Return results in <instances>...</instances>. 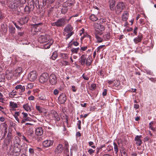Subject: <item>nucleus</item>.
<instances>
[{
  "label": "nucleus",
  "instance_id": "64",
  "mask_svg": "<svg viewBox=\"0 0 156 156\" xmlns=\"http://www.w3.org/2000/svg\"><path fill=\"white\" fill-rule=\"evenodd\" d=\"M82 77L84 79L86 80H88L89 78L86 76H85L84 75V74H83L82 75Z\"/></svg>",
  "mask_w": 156,
  "mask_h": 156
},
{
  "label": "nucleus",
  "instance_id": "6",
  "mask_svg": "<svg viewBox=\"0 0 156 156\" xmlns=\"http://www.w3.org/2000/svg\"><path fill=\"white\" fill-rule=\"evenodd\" d=\"M37 76V73L35 71L30 72L28 75V78L31 81H33L36 79Z\"/></svg>",
  "mask_w": 156,
  "mask_h": 156
},
{
  "label": "nucleus",
  "instance_id": "35",
  "mask_svg": "<svg viewBox=\"0 0 156 156\" xmlns=\"http://www.w3.org/2000/svg\"><path fill=\"white\" fill-rule=\"evenodd\" d=\"M32 119L29 117H27V118H24V119H22L21 121V123L22 124L25 123L26 121H31Z\"/></svg>",
  "mask_w": 156,
  "mask_h": 156
},
{
  "label": "nucleus",
  "instance_id": "34",
  "mask_svg": "<svg viewBox=\"0 0 156 156\" xmlns=\"http://www.w3.org/2000/svg\"><path fill=\"white\" fill-rule=\"evenodd\" d=\"M9 105L10 107L12 108H17L18 107L17 104L14 102H10Z\"/></svg>",
  "mask_w": 156,
  "mask_h": 156
},
{
  "label": "nucleus",
  "instance_id": "19",
  "mask_svg": "<svg viewBox=\"0 0 156 156\" xmlns=\"http://www.w3.org/2000/svg\"><path fill=\"white\" fill-rule=\"evenodd\" d=\"M63 150V147L62 144H59L57 147L56 148L55 150V154L61 153Z\"/></svg>",
  "mask_w": 156,
  "mask_h": 156
},
{
  "label": "nucleus",
  "instance_id": "12",
  "mask_svg": "<svg viewBox=\"0 0 156 156\" xmlns=\"http://www.w3.org/2000/svg\"><path fill=\"white\" fill-rule=\"evenodd\" d=\"M58 99L59 103L61 104H63L66 101V97L65 94H62L60 95Z\"/></svg>",
  "mask_w": 156,
  "mask_h": 156
},
{
  "label": "nucleus",
  "instance_id": "5",
  "mask_svg": "<svg viewBox=\"0 0 156 156\" xmlns=\"http://www.w3.org/2000/svg\"><path fill=\"white\" fill-rule=\"evenodd\" d=\"M50 39L49 36L47 34L41 35L38 37V41L41 43H47Z\"/></svg>",
  "mask_w": 156,
  "mask_h": 156
},
{
  "label": "nucleus",
  "instance_id": "7",
  "mask_svg": "<svg viewBox=\"0 0 156 156\" xmlns=\"http://www.w3.org/2000/svg\"><path fill=\"white\" fill-rule=\"evenodd\" d=\"M48 75L45 73L42 74L39 78V81L41 83L46 82L48 79Z\"/></svg>",
  "mask_w": 156,
  "mask_h": 156
},
{
  "label": "nucleus",
  "instance_id": "11",
  "mask_svg": "<svg viewBox=\"0 0 156 156\" xmlns=\"http://www.w3.org/2000/svg\"><path fill=\"white\" fill-rule=\"evenodd\" d=\"M29 17H30V16L27 15L24 17L21 18L18 21L19 23L21 25H23L25 23H27L29 20Z\"/></svg>",
  "mask_w": 156,
  "mask_h": 156
},
{
  "label": "nucleus",
  "instance_id": "30",
  "mask_svg": "<svg viewBox=\"0 0 156 156\" xmlns=\"http://www.w3.org/2000/svg\"><path fill=\"white\" fill-rule=\"evenodd\" d=\"M15 28L12 26H10L9 27V30L10 33L11 34H13L15 31Z\"/></svg>",
  "mask_w": 156,
  "mask_h": 156
},
{
  "label": "nucleus",
  "instance_id": "32",
  "mask_svg": "<svg viewBox=\"0 0 156 156\" xmlns=\"http://www.w3.org/2000/svg\"><path fill=\"white\" fill-rule=\"evenodd\" d=\"M104 40L107 41L109 40L110 38V34L109 33H107L103 35Z\"/></svg>",
  "mask_w": 156,
  "mask_h": 156
},
{
  "label": "nucleus",
  "instance_id": "61",
  "mask_svg": "<svg viewBox=\"0 0 156 156\" xmlns=\"http://www.w3.org/2000/svg\"><path fill=\"white\" fill-rule=\"evenodd\" d=\"M87 46H85L81 47L80 48V50L82 51H85L87 50Z\"/></svg>",
  "mask_w": 156,
  "mask_h": 156
},
{
  "label": "nucleus",
  "instance_id": "2",
  "mask_svg": "<svg viewBox=\"0 0 156 156\" xmlns=\"http://www.w3.org/2000/svg\"><path fill=\"white\" fill-rule=\"evenodd\" d=\"M79 62L82 66H84L86 64L87 66H89L91 64L92 58L90 56L86 58L85 56L83 55L79 58Z\"/></svg>",
  "mask_w": 156,
  "mask_h": 156
},
{
  "label": "nucleus",
  "instance_id": "25",
  "mask_svg": "<svg viewBox=\"0 0 156 156\" xmlns=\"http://www.w3.org/2000/svg\"><path fill=\"white\" fill-rule=\"evenodd\" d=\"M109 7L110 9L112 11H113L115 9L114 7L115 4V0H110V1Z\"/></svg>",
  "mask_w": 156,
  "mask_h": 156
},
{
  "label": "nucleus",
  "instance_id": "54",
  "mask_svg": "<svg viewBox=\"0 0 156 156\" xmlns=\"http://www.w3.org/2000/svg\"><path fill=\"white\" fill-rule=\"evenodd\" d=\"M59 93L58 90L57 89H55L53 91V94L55 95H57Z\"/></svg>",
  "mask_w": 156,
  "mask_h": 156
},
{
  "label": "nucleus",
  "instance_id": "27",
  "mask_svg": "<svg viewBox=\"0 0 156 156\" xmlns=\"http://www.w3.org/2000/svg\"><path fill=\"white\" fill-rule=\"evenodd\" d=\"M20 138L17 136H16L15 137L14 140V143L16 146V144L20 146Z\"/></svg>",
  "mask_w": 156,
  "mask_h": 156
},
{
  "label": "nucleus",
  "instance_id": "50",
  "mask_svg": "<svg viewBox=\"0 0 156 156\" xmlns=\"http://www.w3.org/2000/svg\"><path fill=\"white\" fill-rule=\"evenodd\" d=\"M34 85L32 83H29L27 84V88L31 89L33 88Z\"/></svg>",
  "mask_w": 156,
  "mask_h": 156
},
{
  "label": "nucleus",
  "instance_id": "15",
  "mask_svg": "<svg viewBox=\"0 0 156 156\" xmlns=\"http://www.w3.org/2000/svg\"><path fill=\"white\" fill-rule=\"evenodd\" d=\"M51 115L54 119L57 121L60 120V117L57 112L55 110H52L51 112Z\"/></svg>",
  "mask_w": 156,
  "mask_h": 156
},
{
  "label": "nucleus",
  "instance_id": "45",
  "mask_svg": "<svg viewBox=\"0 0 156 156\" xmlns=\"http://www.w3.org/2000/svg\"><path fill=\"white\" fill-rule=\"evenodd\" d=\"M3 94L0 92V102L4 103V101H5L4 98H3Z\"/></svg>",
  "mask_w": 156,
  "mask_h": 156
},
{
  "label": "nucleus",
  "instance_id": "63",
  "mask_svg": "<svg viewBox=\"0 0 156 156\" xmlns=\"http://www.w3.org/2000/svg\"><path fill=\"white\" fill-rule=\"evenodd\" d=\"M107 90L106 89L104 90V91L102 93V95L103 96H105L107 94Z\"/></svg>",
  "mask_w": 156,
  "mask_h": 156
},
{
  "label": "nucleus",
  "instance_id": "8",
  "mask_svg": "<svg viewBox=\"0 0 156 156\" xmlns=\"http://www.w3.org/2000/svg\"><path fill=\"white\" fill-rule=\"evenodd\" d=\"M20 5V0H14L11 2L9 5V8L12 9H16Z\"/></svg>",
  "mask_w": 156,
  "mask_h": 156
},
{
  "label": "nucleus",
  "instance_id": "56",
  "mask_svg": "<svg viewBox=\"0 0 156 156\" xmlns=\"http://www.w3.org/2000/svg\"><path fill=\"white\" fill-rule=\"evenodd\" d=\"M17 92L16 91L13 90L12 91L10 92V94L11 95L14 96L16 94Z\"/></svg>",
  "mask_w": 156,
  "mask_h": 156
},
{
  "label": "nucleus",
  "instance_id": "52",
  "mask_svg": "<svg viewBox=\"0 0 156 156\" xmlns=\"http://www.w3.org/2000/svg\"><path fill=\"white\" fill-rule=\"evenodd\" d=\"M2 30L4 32H6L7 31V28L4 27V25H2Z\"/></svg>",
  "mask_w": 156,
  "mask_h": 156
},
{
  "label": "nucleus",
  "instance_id": "18",
  "mask_svg": "<svg viewBox=\"0 0 156 156\" xmlns=\"http://www.w3.org/2000/svg\"><path fill=\"white\" fill-rule=\"evenodd\" d=\"M0 129L1 130H4V136L5 137L7 133L8 126L7 125L5 122L4 123H2L0 125Z\"/></svg>",
  "mask_w": 156,
  "mask_h": 156
},
{
  "label": "nucleus",
  "instance_id": "40",
  "mask_svg": "<svg viewBox=\"0 0 156 156\" xmlns=\"http://www.w3.org/2000/svg\"><path fill=\"white\" fill-rule=\"evenodd\" d=\"M155 123V122H150L149 123V128L150 129H151L153 131H155V128L152 126V125L154 124Z\"/></svg>",
  "mask_w": 156,
  "mask_h": 156
},
{
  "label": "nucleus",
  "instance_id": "47",
  "mask_svg": "<svg viewBox=\"0 0 156 156\" xmlns=\"http://www.w3.org/2000/svg\"><path fill=\"white\" fill-rule=\"evenodd\" d=\"M13 76L12 74L11 73H9L7 74L6 75V78L9 80L11 79L12 77Z\"/></svg>",
  "mask_w": 156,
  "mask_h": 156
},
{
  "label": "nucleus",
  "instance_id": "58",
  "mask_svg": "<svg viewBox=\"0 0 156 156\" xmlns=\"http://www.w3.org/2000/svg\"><path fill=\"white\" fill-rule=\"evenodd\" d=\"M88 152L90 154H91L94 152V151L92 149H90L88 150Z\"/></svg>",
  "mask_w": 156,
  "mask_h": 156
},
{
  "label": "nucleus",
  "instance_id": "9",
  "mask_svg": "<svg viewBox=\"0 0 156 156\" xmlns=\"http://www.w3.org/2000/svg\"><path fill=\"white\" fill-rule=\"evenodd\" d=\"M50 83L52 85H55L57 82V79L56 76L54 74H51L49 78Z\"/></svg>",
  "mask_w": 156,
  "mask_h": 156
},
{
  "label": "nucleus",
  "instance_id": "59",
  "mask_svg": "<svg viewBox=\"0 0 156 156\" xmlns=\"http://www.w3.org/2000/svg\"><path fill=\"white\" fill-rule=\"evenodd\" d=\"M62 64L64 66L67 65L69 64V62L66 61H63L62 62Z\"/></svg>",
  "mask_w": 156,
  "mask_h": 156
},
{
  "label": "nucleus",
  "instance_id": "22",
  "mask_svg": "<svg viewBox=\"0 0 156 156\" xmlns=\"http://www.w3.org/2000/svg\"><path fill=\"white\" fill-rule=\"evenodd\" d=\"M23 71V69L22 67H19L16 69L14 72L15 75L17 76H19Z\"/></svg>",
  "mask_w": 156,
  "mask_h": 156
},
{
  "label": "nucleus",
  "instance_id": "36",
  "mask_svg": "<svg viewBox=\"0 0 156 156\" xmlns=\"http://www.w3.org/2000/svg\"><path fill=\"white\" fill-rule=\"evenodd\" d=\"M58 56V53L57 51H55L53 53L51 57V58L53 60H55Z\"/></svg>",
  "mask_w": 156,
  "mask_h": 156
},
{
  "label": "nucleus",
  "instance_id": "37",
  "mask_svg": "<svg viewBox=\"0 0 156 156\" xmlns=\"http://www.w3.org/2000/svg\"><path fill=\"white\" fill-rule=\"evenodd\" d=\"M95 37L97 39V41L98 43H100L102 42L103 39L102 38L100 37L98 35L96 34H95Z\"/></svg>",
  "mask_w": 156,
  "mask_h": 156
},
{
  "label": "nucleus",
  "instance_id": "1",
  "mask_svg": "<svg viewBox=\"0 0 156 156\" xmlns=\"http://www.w3.org/2000/svg\"><path fill=\"white\" fill-rule=\"evenodd\" d=\"M73 28L70 24L67 25L63 30V34L66 37V40H68L74 33L73 31Z\"/></svg>",
  "mask_w": 156,
  "mask_h": 156
},
{
  "label": "nucleus",
  "instance_id": "57",
  "mask_svg": "<svg viewBox=\"0 0 156 156\" xmlns=\"http://www.w3.org/2000/svg\"><path fill=\"white\" fill-rule=\"evenodd\" d=\"M22 139L23 140H25L26 142H27L29 143V142L28 141V140L24 136L22 135Z\"/></svg>",
  "mask_w": 156,
  "mask_h": 156
},
{
  "label": "nucleus",
  "instance_id": "23",
  "mask_svg": "<svg viewBox=\"0 0 156 156\" xmlns=\"http://www.w3.org/2000/svg\"><path fill=\"white\" fill-rule=\"evenodd\" d=\"M12 132L9 131L7 135V137L6 138V139L7 140V144H6L7 145L9 144L10 142L12 141Z\"/></svg>",
  "mask_w": 156,
  "mask_h": 156
},
{
  "label": "nucleus",
  "instance_id": "49",
  "mask_svg": "<svg viewBox=\"0 0 156 156\" xmlns=\"http://www.w3.org/2000/svg\"><path fill=\"white\" fill-rule=\"evenodd\" d=\"M96 87V85L95 84L93 83L90 86V89L91 90H94L95 89Z\"/></svg>",
  "mask_w": 156,
  "mask_h": 156
},
{
  "label": "nucleus",
  "instance_id": "46",
  "mask_svg": "<svg viewBox=\"0 0 156 156\" xmlns=\"http://www.w3.org/2000/svg\"><path fill=\"white\" fill-rule=\"evenodd\" d=\"M72 1H70L71 2H70V0H69L68 1H67L66 2L67 4V6H70L71 5H73L74 3V1L73 0H72Z\"/></svg>",
  "mask_w": 156,
  "mask_h": 156
},
{
  "label": "nucleus",
  "instance_id": "29",
  "mask_svg": "<svg viewBox=\"0 0 156 156\" xmlns=\"http://www.w3.org/2000/svg\"><path fill=\"white\" fill-rule=\"evenodd\" d=\"M90 19L92 21H95L98 20L97 17L94 14H91L89 16Z\"/></svg>",
  "mask_w": 156,
  "mask_h": 156
},
{
  "label": "nucleus",
  "instance_id": "33",
  "mask_svg": "<svg viewBox=\"0 0 156 156\" xmlns=\"http://www.w3.org/2000/svg\"><path fill=\"white\" fill-rule=\"evenodd\" d=\"M23 108L27 111H31V108L28 104L24 105L23 106Z\"/></svg>",
  "mask_w": 156,
  "mask_h": 156
},
{
  "label": "nucleus",
  "instance_id": "13",
  "mask_svg": "<svg viewBox=\"0 0 156 156\" xmlns=\"http://www.w3.org/2000/svg\"><path fill=\"white\" fill-rule=\"evenodd\" d=\"M53 141L50 140H46L44 141L42 143L43 146L45 147H47L52 146Z\"/></svg>",
  "mask_w": 156,
  "mask_h": 156
},
{
  "label": "nucleus",
  "instance_id": "24",
  "mask_svg": "<svg viewBox=\"0 0 156 156\" xmlns=\"http://www.w3.org/2000/svg\"><path fill=\"white\" fill-rule=\"evenodd\" d=\"M121 156H128L127 150L123 147H122L120 150Z\"/></svg>",
  "mask_w": 156,
  "mask_h": 156
},
{
  "label": "nucleus",
  "instance_id": "16",
  "mask_svg": "<svg viewBox=\"0 0 156 156\" xmlns=\"http://www.w3.org/2000/svg\"><path fill=\"white\" fill-rule=\"evenodd\" d=\"M21 149L20 147L15 146L13 149L12 151L13 153L15 156H18L20 154V152L21 151Z\"/></svg>",
  "mask_w": 156,
  "mask_h": 156
},
{
  "label": "nucleus",
  "instance_id": "38",
  "mask_svg": "<svg viewBox=\"0 0 156 156\" xmlns=\"http://www.w3.org/2000/svg\"><path fill=\"white\" fill-rule=\"evenodd\" d=\"M114 149L115 154H117L118 152V146L115 142L113 143Z\"/></svg>",
  "mask_w": 156,
  "mask_h": 156
},
{
  "label": "nucleus",
  "instance_id": "60",
  "mask_svg": "<svg viewBox=\"0 0 156 156\" xmlns=\"http://www.w3.org/2000/svg\"><path fill=\"white\" fill-rule=\"evenodd\" d=\"M26 2V0H20V4H23Z\"/></svg>",
  "mask_w": 156,
  "mask_h": 156
},
{
  "label": "nucleus",
  "instance_id": "44",
  "mask_svg": "<svg viewBox=\"0 0 156 156\" xmlns=\"http://www.w3.org/2000/svg\"><path fill=\"white\" fill-rule=\"evenodd\" d=\"M5 80V77L4 75L2 74H0V82H4Z\"/></svg>",
  "mask_w": 156,
  "mask_h": 156
},
{
  "label": "nucleus",
  "instance_id": "41",
  "mask_svg": "<svg viewBox=\"0 0 156 156\" xmlns=\"http://www.w3.org/2000/svg\"><path fill=\"white\" fill-rule=\"evenodd\" d=\"M79 50V48H72L71 51L73 53H77L78 51Z\"/></svg>",
  "mask_w": 156,
  "mask_h": 156
},
{
  "label": "nucleus",
  "instance_id": "28",
  "mask_svg": "<svg viewBox=\"0 0 156 156\" xmlns=\"http://www.w3.org/2000/svg\"><path fill=\"white\" fill-rule=\"evenodd\" d=\"M143 36L142 35L138 36L137 37L134 39V41L135 43H137L140 42Z\"/></svg>",
  "mask_w": 156,
  "mask_h": 156
},
{
  "label": "nucleus",
  "instance_id": "42",
  "mask_svg": "<svg viewBox=\"0 0 156 156\" xmlns=\"http://www.w3.org/2000/svg\"><path fill=\"white\" fill-rule=\"evenodd\" d=\"M53 41L49 43H47L46 44H45L44 46V48L45 49H48L50 48L51 45L52 44V43Z\"/></svg>",
  "mask_w": 156,
  "mask_h": 156
},
{
  "label": "nucleus",
  "instance_id": "53",
  "mask_svg": "<svg viewBox=\"0 0 156 156\" xmlns=\"http://www.w3.org/2000/svg\"><path fill=\"white\" fill-rule=\"evenodd\" d=\"M106 22V20L105 19L101 18L99 20V22L101 23H105Z\"/></svg>",
  "mask_w": 156,
  "mask_h": 156
},
{
  "label": "nucleus",
  "instance_id": "51",
  "mask_svg": "<svg viewBox=\"0 0 156 156\" xmlns=\"http://www.w3.org/2000/svg\"><path fill=\"white\" fill-rule=\"evenodd\" d=\"M89 144L90 146H91L93 148H95L96 147L95 145H93L94 144V143L93 142L90 141L89 142Z\"/></svg>",
  "mask_w": 156,
  "mask_h": 156
},
{
  "label": "nucleus",
  "instance_id": "20",
  "mask_svg": "<svg viewBox=\"0 0 156 156\" xmlns=\"http://www.w3.org/2000/svg\"><path fill=\"white\" fill-rule=\"evenodd\" d=\"M43 129L42 128L38 127L36 129L35 134L37 136H40L43 134Z\"/></svg>",
  "mask_w": 156,
  "mask_h": 156
},
{
  "label": "nucleus",
  "instance_id": "48",
  "mask_svg": "<svg viewBox=\"0 0 156 156\" xmlns=\"http://www.w3.org/2000/svg\"><path fill=\"white\" fill-rule=\"evenodd\" d=\"M98 75L99 76L103 77L104 75V72L103 71L101 70L98 72Z\"/></svg>",
  "mask_w": 156,
  "mask_h": 156
},
{
  "label": "nucleus",
  "instance_id": "21",
  "mask_svg": "<svg viewBox=\"0 0 156 156\" xmlns=\"http://www.w3.org/2000/svg\"><path fill=\"white\" fill-rule=\"evenodd\" d=\"M15 89L17 90L19 89L20 90V95L22 94V93L24 92L25 90V87L21 85H18L16 86L15 87Z\"/></svg>",
  "mask_w": 156,
  "mask_h": 156
},
{
  "label": "nucleus",
  "instance_id": "39",
  "mask_svg": "<svg viewBox=\"0 0 156 156\" xmlns=\"http://www.w3.org/2000/svg\"><path fill=\"white\" fill-rule=\"evenodd\" d=\"M62 58L65 60L67 59L68 58V55L66 53H62L60 54Z\"/></svg>",
  "mask_w": 156,
  "mask_h": 156
},
{
  "label": "nucleus",
  "instance_id": "55",
  "mask_svg": "<svg viewBox=\"0 0 156 156\" xmlns=\"http://www.w3.org/2000/svg\"><path fill=\"white\" fill-rule=\"evenodd\" d=\"M36 109L37 110L39 111L40 112H42V108L40 106H36Z\"/></svg>",
  "mask_w": 156,
  "mask_h": 156
},
{
  "label": "nucleus",
  "instance_id": "3",
  "mask_svg": "<svg viewBox=\"0 0 156 156\" xmlns=\"http://www.w3.org/2000/svg\"><path fill=\"white\" fill-rule=\"evenodd\" d=\"M66 24V20L64 18H62L58 19L55 22L51 23V25L53 26H56L58 27L64 26Z\"/></svg>",
  "mask_w": 156,
  "mask_h": 156
},
{
  "label": "nucleus",
  "instance_id": "31",
  "mask_svg": "<svg viewBox=\"0 0 156 156\" xmlns=\"http://www.w3.org/2000/svg\"><path fill=\"white\" fill-rule=\"evenodd\" d=\"M28 2L29 5L33 4L34 6V5L38 3V0H28Z\"/></svg>",
  "mask_w": 156,
  "mask_h": 156
},
{
  "label": "nucleus",
  "instance_id": "14",
  "mask_svg": "<svg viewBox=\"0 0 156 156\" xmlns=\"http://www.w3.org/2000/svg\"><path fill=\"white\" fill-rule=\"evenodd\" d=\"M28 5H26L24 9V10L25 12L29 13L31 11L33 10L34 8L33 4H28Z\"/></svg>",
  "mask_w": 156,
  "mask_h": 156
},
{
  "label": "nucleus",
  "instance_id": "26",
  "mask_svg": "<svg viewBox=\"0 0 156 156\" xmlns=\"http://www.w3.org/2000/svg\"><path fill=\"white\" fill-rule=\"evenodd\" d=\"M129 16V14L127 11L125 12L122 16V20L124 21H126L127 20Z\"/></svg>",
  "mask_w": 156,
  "mask_h": 156
},
{
  "label": "nucleus",
  "instance_id": "17",
  "mask_svg": "<svg viewBox=\"0 0 156 156\" xmlns=\"http://www.w3.org/2000/svg\"><path fill=\"white\" fill-rule=\"evenodd\" d=\"M142 137L141 135L136 136L135 138V140L136 141V144L137 146H140L142 143V140L141 138Z\"/></svg>",
  "mask_w": 156,
  "mask_h": 156
},
{
  "label": "nucleus",
  "instance_id": "43",
  "mask_svg": "<svg viewBox=\"0 0 156 156\" xmlns=\"http://www.w3.org/2000/svg\"><path fill=\"white\" fill-rule=\"evenodd\" d=\"M39 98L40 100L43 101H45L46 99V97L44 94L39 95Z\"/></svg>",
  "mask_w": 156,
  "mask_h": 156
},
{
  "label": "nucleus",
  "instance_id": "4",
  "mask_svg": "<svg viewBox=\"0 0 156 156\" xmlns=\"http://www.w3.org/2000/svg\"><path fill=\"white\" fill-rule=\"evenodd\" d=\"M125 8L124 3L122 2H119L116 5L115 8V11L116 14H120Z\"/></svg>",
  "mask_w": 156,
  "mask_h": 156
},
{
  "label": "nucleus",
  "instance_id": "10",
  "mask_svg": "<svg viewBox=\"0 0 156 156\" xmlns=\"http://www.w3.org/2000/svg\"><path fill=\"white\" fill-rule=\"evenodd\" d=\"M93 26L95 30H98L102 31L105 29L104 26L97 23H95L94 24Z\"/></svg>",
  "mask_w": 156,
  "mask_h": 156
},
{
  "label": "nucleus",
  "instance_id": "62",
  "mask_svg": "<svg viewBox=\"0 0 156 156\" xmlns=\"http://www.w3.org/2000/svg\"><path fill=\"white\" fill-rule=\"evenodd\" d=\"M34 97L33 96L31 95L29 97L28 99L30 100H34Z\"/></svg>",
  "mask_w": 156,
  "mask_h": 156
}]
</instances>
